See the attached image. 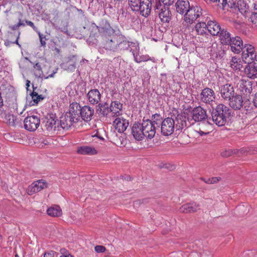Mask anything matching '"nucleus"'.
I'll list each match as a JSON object with an SVG mask.
<instances>
[{"instance_id": "c03bdc74", "label": "nucleus", "mask_w": 257, "mask_h": 257, "mask_svg": "<svg viewBox=\"0 0 257 257\" xmlns=\"http://www.w3.org/2000/svg\"><path fill=\"white\" fill-rule=\"evenodd\" d=\"M6 119L7 121V123L10 125L14 126L15 125V121L16 120L15 116L11 114H8L6 115Z\"/></svg>"}, {"instance_id": "052dcab7", "label": "nucleus", "mask_w": 257, "mask_h": 257, "mask_svg": "<svg viewBox=\"0 0 257 257\" xmlns=\"http://www.w3.org/2000/svg\"><path fill=\"white\" fill-rule=\"evenodd\" d=\"M34 68L36 69V70H40V69H42L41 66L39 63H36L34 65Z\"/></svg>"}, {"instance_id": "6ab92c4d", "label": "nucleus", "mask_w": 257, "mask_h": 257, "mask_svg": "<svg viewBox=\"0 0 257 257\" xmlns=\"http://www.w3.org/2000/svg\"><path fill=\"white\" fill-rule=\"evenodd\" d=\"M212 122L211 118H209V119H207V120L201 122L199 123V129L198 131H196V132L198 133L200 136L208 135L212 130Z\"/></svg>"}, {"instance_id": "412c9836", "label": "nucleus", "mask_w": 257, "mask_h": 257, "mask_svg": "<svg viewBox=\"0 0 257 257\" xmlns=\"http://www.w3.org/2000/svg\"><path fill=\"white\" fill-rule=\"evenodd\" d=\"M142 123H135L132 127V134L136 140L141 141L144 138Z\"/></svg>"}, {"instance_id": "7ed1b4c3", "label": "nucleus", "mask_w": 257, "mask_h": 257, "mask_svg": "<svg viewBox=\"0 0 257 257\" xmlns=\"http://www.w3.org/2000/svg\"><path fill=\"white\" fill-rule=\"evenodd\" d=\"M45 123V128L48 133L51 135L57 134L60 130V126L59 121L57 119L56 114L53 113L48 114Z\"/></svg>"}, {"instance_id": "c85d7f7f", "label": "nucleus", "mask_w": 257, "mask_h": 257, "mask_svg": "<svg viewBox=\"0 0 257 257\" xmlns=\"http://www.w3.org/2000/svg\"><path fill=\"white\" fill-rule=\"evenodd\" d=\"M208 32L213 36H217L222 30L220 25L215 21H208Z\"/></svg>"}, {"instance_id": "5fc2aeb1", "label": "nucleus", "mask_w": 257, "mask_h": 257, "mask_svg": "<svg viewBox=\"0 0 257 257\" xmlns=\"http://www.w3.org/2000/svg\"><path fill=\"white\" fill-rule=\"evenodd\" d=\"M105 248L102 245H97L95 247V250L97 252H103L105 251Z\"/></svg>"}, {"instance_id": "de8ad7c7", "label": "nucleus", "mask_w": 257, "mask_h": 257, "mask_svg": "<svg viewBox=\"0 0 257 257\" xmlns=\"http://www.w3.org/2000/svg\"><path fill=\"white\" fill-rule=\"evenodd\" d=\"M250 20L253 25L257 27V12H252Z\"/></svg>"}, {"instance_id": "473e14b6", "label": "nucleus", "mask_w": 257, "mask_h": 257, "mask_svg": "<svg viewBox=\"0 0 257 257\" xmlns=\"http://www.w3.org/2000/svg\"><path fill=\"white\" fill-rule=\"evenodd\" d=\"M218 35H219L221 43L223 45H229L232 40L230 33L225 29H222Z\"/></svg>"}, {"instance_id": "338daca9", "label": "nucleus", "mask_w": 257, "mask_h": 257, "mask_svg": "<svg viewBox=\"0 0 257 257\" xmlns=\"http://www.w3.org/2000/svg\"><path fill=\"white\" fill-rule=\"evenodd\" d=\"M114 4L115 5H117L118 6L120 3V2H122L123 0H113Z\"/></svg>"}, {"instance_id": "c9c22d12", "label": "nucleus", "mask_w": 257, "mask_h": 257, "mask_svg": "<svg viewBox=\"0 0 257 257\" xmlns=\"http://www.w3.org/2000/svg\"><path fill=\"white\" fill-rule=\"evenodd\" d=\"M78 153L82 155H94L97 151L93 148L87 146H83L79 148L77 150Z\"/></svg>"}, {"instance_id": "39448f33", "label": "nucleus", "mask_w": 257, "mask_h": 257, "mask_svg": "<svg viewBox=\"0 0 257 257\" xmlns=\"http://www.w3.org/2000/svg\"><path fill=\"white\" fill-rule=\"evenodd\" d=\"M237 89L240 93V95L243 98L250 97L252 92V82L248 80L241 79L237 84Z\"/></svg>"}, {"instance_id": "4be33fe9", "label": "nucleus", "mask_w": 257, "mask_h": 257, "mask_svg": "<svg viewBox=\"0 0 257 257\" xmlns=\"http://www.w3.org/2000/svg\"><path fill=\"white\" fill-rule=\"evenodd\" d=\"M228 101L230 107L234 110H239L243 106V98L240 94L233 95Z\"/></svg>"}, {"instance_id": "6e6552de", "label": "nucleus", "mask_w": 257, "mask_h": 257, "mask_svg": "<svg viewBox=\"0 0 257 257\" xmlns=\"http://www.w3.org/2000/svg\"><path fill=\"white\" fill-rule=\"evenodd\" d=\"M98 32L102 38L110 36L114 33V30L111 27L108 21L105 19H102L100 21Z\"/></svg>"}, {"instance_id": "4468645a", "label": "nucleus", "mask_w": 257, "mask_h": 257, "mask_svg": "<svg viewBox=\"0 0 257 257\" xmlns=\"http://www.w3.org/2000/svg\"><path fill=\"white\" fill-rule=\"evenodd\" d=\"M47 187L46 182L39 180L32 183L27 189V193L29 195H32Z\"/></svg>"}, {"instance_id": "37998d69", "label": "nucleus", "mask_w": 257, "mask_h": 257, "mask_svg": "<svg viewBox=\"0 0 257 257\" xmlns=\"http://www.w3.org/2000/svg\"><path fill=\"white\" fill-rule=\"evenodd\" d=\"M153 121H152L153 122V123L158 125V126L159 127H160V125L161 124L162 121L163 120L161 115L158 113H156L153 115Z\"/></svg>"}, {"instance_id": "9d476101", "label": "nucleus", "mask_w": 257, "mask_h": 257, "mask_svg": "<svg viewBox=\"0 0 257 257\" xmlns=\"http://www.w3.org/2000/svg\"><path fill=\"white\" fill-rule=\"evenodd\" d=\"M88 101L91 104H97L99 109L102 110L103 106H105L103 103H100L101 99V94L97 89L89 90L87 94Z\"/></svg>"}, {"instance_id": "dca6fc26", "label": "nucleus", "mask_w": 257, "mask_h": 257, "mask_svg": "<svg viewBox=\"0 0 257 257\" xmlns=\"http://www.w3.org/2000/svg\"><path fill=\"white\" fill-rule=\"evenodd\" d=\"M191 114L192 118L195 121H200L201 122L208 119L206 111L200 106L194 108Z\"/></svg>"}, {"instance_id": "864d4df0", "label": "nucleus", "mask_w": 257, "mask_h": 257, "mask_svg": "<svg viewBox=\"0 0 257 257\" xmlns=\"http://www.w3.org/2000/svg\"><path fill=\"white\" fill-rule=\"evenodd\" d=\"M56 253V252L54 251L50 250L44 253V257H54Z\"/></svg>"}, {"instance_id": "393cba45", "label": "nucleus", "mask_w": 257, "mask_h": 257, "mask_svg": "<svg viewBox=\"0 0 257 257\" xmlns=\"http://www.w3.org/2000/svg\"><path fill=\"white\" fill-rule=\"evenodd\" d=\"M80 114L82 118L85 121H90L94 114V109L88 105L80 107Z\"/></svg>"}, {"instance_id": "58836bf2", "label": "nucleus", "mask_w": 257, "mask_h": 257, "mask_svg": "<svg viewBox=\"0 0 257 257\" xmlns=\"http://www.w3.org/2000/svg\"><path fill=\"white\" fill-rule=\"evenodd\" d=\"M243 98L244 100L242 107L246 110V113H251L253 111V107H255L254 103L252 104L251 101L249 100L250 97H245Z\"/></svg>"}, {"instance_id": "a18cd8bd", "label": "nucleus", "mask_w": 257, "mask_h": 257, "mask_svg": "<svg viewBox=\"0 0 257 257\" xmlns=\"http://www.w3.org/2000/svg\"><path fill=\"white\" fill-rule=\"evenodd\" d=\"M20 34H21V32H19L18 33L17 36V39H16V41L15 42H12V41H9L8 40H6L5 41V46H7V47H9L12 44H16L18 46H19V47H20L21 45L19 44V43L18 42V39L20 38Z\"/></svg>"}, {"instance_id": "a19ab883", "label": "nucleus", "mask_w": 257, "mask_h": 257, "mask_svg": "<svg viewBox=\"0 0 257 257\" xmlns=\"http://www.w3.org/2000/svg\"><path fill=\"white\" fill-rule=\"evenodd\" d=\"M238 9L239 11L243 15L245 14L248 10V7L243 1H239L238 3Z\"/></svg>"}, {"instance_id": "c756f323", "label": "nucleus", "mask_w": 257, "mask_h": 257, "mask_svg": "<svg viewBox=\"0 0 257 257\" xmlns=\"http://www.w3.org/2000/svg\"><path fill=\"white\" fill-rule=\"evenodd\" d=\"M175 6L177 12L182 14L184 13H186L190 8L189 2L188 0H178Z\"/></svg>"}, {"instance_id": "f257e3e1", "label": "nucleus", "mask_w": 257, "mask_h": 257, "mask_svg": "<svg viewBox=\"0 0 257 257\" xmlns=\"http://www.w3.org/2000/svg\"><path fill=\"white\" fill-rule=\"evenodd\" d=\"M176 120L177 122L176 124H175V120L172 117H167L162 121L160 126L161 133L163 136H170L173 133L175 128L177 130H180L187 125L185 117L182 115L178 114L176 117Z\"/></svg>"}, {"instance_id": "ea45409f", "label": "nucleus", "mask_w": 257, "mask_h": 257, "mask_svg": "<svg viewBox=\"0 0 257 257\" xmlns=\"http://www.w3.org/2000/svg\"><path fill=\"white\" fill-rule=\"evenodd\" d=\"M132 53L135 58V61L137 63H140L143 61H147L151 59L150 57L148 55L140 56L137 54H136L134 50L132 51Z\"/></svg>"}, {"instance_id": "774afa93", "label": "nucleus", "mask_w": 257, "mask_h": 257, "mask_svg": "<svg viewBox=\"0 0 257 257\" xmlns=\"http://www.w3.org/2000/svg\"><path fill=\"white\" fill-rule=\"evenodd\" d=\"M222 155L224 157H228L230 155V153L229 152H225L222 153Z\"/></svg>"}, {"instance_id": "680f3d73", "label": "nucleus", "mask_w": 257, "mask_h": 257, "mask_svg": "<svg viewBox=\"0 0 257 257\" xmlns=\"http://www.w3.org/2000/svg\"><path fill=\"white\" fill-rule=\"evenodd\" d=\"M253 103H254V105L255 107L257 108V92L254 95L253 99Z\"/></svg>"}, {"instance_id": "79ce46f5", "label": "nucleus", "mask_w": 257, "mask_h": 257, "mask_svg": "<svg viewBox=\"0 0 257 257\" xmlns=\"http://www.w3.org/2000/svg\"><path fill=\"white\" fill-rule=\"evenodd\" d=\"M141 2L142 0H128L129 6L133 11L138 9Z\"/></svg>"}, {"instance_id": "bf43d9fd", "label": "nucleus", "mask_w": 257, "mask_h": 257, "mask_svg": "<svg viewBox=\"0 0 257 257\" xmlns=\"http://www.w3.org/2000/svg\"><path fill=\"white\" fill-rule=\"evenodd\" d=\"M253 57V60H252L251 64H253L254 65L257 64V55L255 53L254 54V56Z\"/></svg>"}, {"instance_id": "603ef678", "label": "nucleus", "mask_w": 257, "mask_h": 257, "mask_svg": "<svg viewBox=\"0 0 257 257\" xmlns=\"http://www.w3.org/2000/svg\"><path fill=\"white\" fill-rule=\"evenodd\" d=\"M34 74L36 77H37L38 78H43V77H44L42 69H40V70H36L34 72Z\"/></svg>"}, {"instance_id": "69168bd1", "label": "nucleus", "mask_w": 257, "mask_h": 257, "mask_svg": "<svg viewBox=\"0 0 257 257\" xmlns=\"http://www.w3.org/2000/svg\"><path fill=\"white\" fill-rule=\"evenodd\" d=\"M202 180L207 184H212L211 178H208L207 179H202Z\"/></svg>"}, {"instance_id": "a878e982", "label": "nucleus", "mask_w": 257, "mask_h": 257, "mask_svg": "<svg viewBox=\"0 0 257 257\" xmlns=\"http://www.w3.org/2000/svg\"><path fill=\"white\" fill-rule=\"evenodd\" d=\"M202 20L199 21L195 27V30L199 35H203L208 32V17L201 18Z\"/></svg>"}, {"instance_id": "7c9ffc66", "label": "nucleus", "mask_w": 257, "mask_h": 257, "mask_svg": "<svg viewBox=\"0 0 257 257\" xmlns=\"http://www.w3.org/2000/svg\"><path fill=\"white\" fill-rule=\"evenodd\" d=\"M244 73L247 77L251 79L257 78V64L249 63L244 69Z\"/></svg>"}, {"instance_id": "0eeeda50", "label": "nucleus", "mask_w": 257, "mask_h": 257, "mask_svg": "<svg viewBox=\"0 0 257 257\" xmlns=\"http://www.w3.org/2000/svg\"><path fill=\"white\" fill-rule=\"evenodd\" d=\"M78 120L79 118L73 116V114H71L70 113H66L60 117V120H59L60 128L68 130L77 123Z\"/></svg>"}, {"instance_id": "4c0bfd02", "label": "nucleus", "mask_w": 257, "mask_h": 257, "mask_svg": "<svg viewBox=\"0 0 257 257\" xmlns=\"http://www.w3.org/2000/svg\"><path fill=\"white\" fill-rule=\"evenodd\" d=\"M80 105L77 103H73L70 104L69 108V111L66 113H70L73 114V116L79 118L78 114L80 113Z\"/></svg>"}, {"instance_id": "f8f14e48", "label": "nucleus", "mask_w": 257, "mask_h": 257, "mask_svg": "<svg viewBox=\"0 0 257 257\" xmlns=\"http://www.w3.org/2000/svg\"><path fill=\"white\" fill-rule=\"evenodd\" d=\"M24 127L29 131H35L40 123L39 117L36 115L27 116L24 120Z\"/></svg>"}, {"instance_id": "aec40b11", "label": "nucleus", "mask_w": 257, "mask_h": 257, "mask_svg": "<svg viewBox=\"0 0 257 257\" xmlns=\"http://www.w3.org/2000/svg\"><path fill=\"white\" fill-rule=\"evenodd\" d=\"M128 121L123 117H117L113 122V125L118 133H123L128 126Z\"/></svg>"}, {"instance_id": "3c124183", "label": "nucleus", "mask_w": 257, "mask_h": 257, "mask_svg": "<svg viewBox=\"0 0 257 257\" xmlns=\"http://www.w3.org/2000/svg\"><path fill=\"white\" fill-rule=\"evenodd\" d=\"M103 104H105V106H103L102 110L100 109V112L103 115H105L107 114L108 112V105L106 103Z\"/></svg>"}, {"instance_id": "f704fd0d", "label": "nucleus", "mask_w": 257, "mask_h": 257, "mask_svg": "<svg viewBox=\"0 0 257 257\" xmlns=\"http://www.w3.org/2000/svg\"><path fill=\"white\" fill-rule=\"evenodd\" d=\"M229 64L230 66L235 71H239L242 67L241 60L236 57H232Z\"/></svg>"}, {"instance_id": "09e8293b", "label": "nucleus", "mask_w": 257, "mask_h": 257, "mask_svg": "<svg viewBox=\"0 0 257 257\" xmlns=\"http://www.w3.org/2000/svg\"><path fill=\"white\" fill-rule=\"evenodd\" d=\"M175 2V0H159L158 4H161L162 6H168L172 5Z\"/></svg>"}, {"instance_id": "20e7f679", "label": "nucleus", "mask_w": 257, "mask_h": 257, "mask_svg": "<svg viewBox=\"0 0 257 257\" xmlns=\"http://www.w3.org/2000/svg\"><path fill=\"white\" fill-rule=\"evenodd\" d=\"M200 100L202 103L206 105H209L211 106L215 102L216 96L213 90L206 87L202 90L200 94Z\"/></svg>"}, {"instance_id": "0e129e2a", "label": "nucleus", "mask_w": 257, "mask_h": 257, "mask_svg": "<svg viewBox=\"0 0 257 257\" xmlns=\"http://www.w3.org/2000/svg\"><path fill=\"white\" fill-rule=\"evenodd\" d=\"M56 72H57V71H53V72L52 74H51L49 75L48 76H47V77H45V76H44V78H45V79H48V78H50V77H54V74H55Z\"/></svg>"}, {"instance_id": "bb28decb", "label": "nucleus", "mask_w": 257, "mask_h": 257, "mask_svg": "<svg viewBox=\"0 0 257 257\" xmlns=\"http://www.w3.org/2000/svg\"><path fill=\"white\" fill-rule=\"evenodd\" d=\"M200 209V205L195 202L185 204L180 208V212L184 213H190L197 212Z\"/></svg>"}, {"instance_id": "cd10ccee", "label": "nucleus", "mask_w": 257, "mask_h": 257, "mask_svg": "<svg viewBox=\"0 0 257 257\" xmlns=\"http://www.w3.org/2000/svg\"><path fill=\"white\" fill-rule=\"evenodd\" d=\"M220 93L223 98L229 100L234 94L233 87L230 84H226L221 88Z\"/></svg>"}, {"instance_id": "9b49d317", "label": "nucleus", "mask_w": 257, "mask_h": 257, "mask_svg": "<svg viewBox=\"0 0 257 257\" xmlns=\"http://www.w3.org/2000/svg\"><path fill=\"white\" fill-rule=\"evenodd\" d=\"M156 13L159 14V18L162 22L168 23L169 22L171 19V13L167 6L156 3Z\"/></svg>"}, {"instance_id": "4d7b16f0", "label": "nucleus", "mask_w": 257, "mask_h": 257, "mask_svg": "<svg viewBox=\"0 0 257 257\" xmlns=\"http://www.w3.org/2000/svg\"><path fill=\"white\" fill-rule=\"evenodd\" d=\"M221 179L220 177H212L211 178L212 184H215L219 182Z\"/></svg>"}, {"instance_id": "a211bd4d", "label": "nucleus", "mask_w": 257, "mask_h": 257, "mask_svg": "<svg viewBox=\"0 0 257 257\" xmlns=\"http://www.w3.org/2000/svg\"><path fill=\"white\" fill-rule=\"evenodd\" d=\"M152 8V0H142L138 9L135 11L139 12L144 17H148L151 13Z\"/></svg>"}, {"instance_id": "1a4fd4ad", "label": "nucleus", "mask_w": 257, "mask_h": 257, "mask_svg": "<svg viewBox=\"0 0 257 257\" xmlns=\"http://www.w3.org/2000/svg\"><path fill=\"white\" fill-rule=\"evenodd\" d=\"M142 123L145 138L148 139H153L156 134V127L153 122L149 119H147L143 120Z\"/></svg>"}, {"instance_id": "8fccbe9b", "label": "nucleus", "mask_w": 257, "mask_h": 257, "mask_svg": "<svg viewBox=\"0 0 257 257\" xmlns=\"http://www.w3.org/2000/svg\"><path fill=\"white\" fill-rule=\"evenodd\" d=\"M25 22L29 26H30L31 27H32L33 28V29L36 32H37L39 31V30H38V28L34 25V24L31 22V21H28V20H26L25 21Z\"/></svg>"}, {"instance_id": "2eb2a0df", "label": "nucleus", "mask_w": 257, "mask_h": 257, "mask_svg": "<svg viewBox=\"0 0 257 257\" xmlns=\"http://www.w3.org/2000/svg\"><path fill=\"white\" fill-rule=\"evenodd\" d=\"M118 36L112 35L102 38L104 48L110 51H116L118 44Z\"/></svg>"}, {"instance_id": "e2e57ef3", "label": "nucleus", "mask_w": 257, "mask_h": 257, "mask_svg": "<svg viewBox=\"0 0 257 257\" xmlns=\"http://www.w3.org/2000/svg\"><path fill=\"white\" fill-rule=\"evenodd\" d=\"M19 27L21 26H25V24L24 23L23 21H22L21 19H19V22L18 23Z\"/></svg>"}, {"instance_id": "f03ea898", "label": "nucleus", "mask_w": 257, "mask_h": 257, "mask_svg": "<svg viewBox=\"0 0 257 257\" xmlns=\"http://www.w3.org/2000/svg\"><path fill=\"white\" fill-rule=\"evenodd\" d=\"M230 115V109L223 104H219L214 109H213L211 120L218 126H221L225 124L227 118Z\"/></svg>"}, {"instance_id": "b1692460", "label": "nucleus", "mask_w": 257, "mask_h": 257, "mask_svg": "<svg viewBox=\"0 0 257 257\" xmlns=\"http://www.w3.org/2000/svg\"><path fill=\"white\" fill-rule=\"evenodd\" d=\"M117 39L118 44L117 46V51L126 50L132 45H135V47H136V51H138L137 47H138V46L136 45L135 44H134L132 42L128 41L124 36L122 35H118Z\"/></svg>"}, {"instance_id": "ddd939ff", "label": "nucleus", "mask_w": 257, "mask_h": 257, "mask_svg": "<svg viewBox=\"0 0 257 257\" xmlns=\"http://www.w3.org/2000/svg\"><path fill=\"white\" fill-rule=\"evenodd\" d=\"M242 59L245 63H251L255 53L254 47L249 44H245L241 50Z\"/></svg>"}, {"instance_id": "72a5a7b5", "label": "nucleus", "mask_w": 257, "mask_h": 257, "mask_svg": "<svg viewBox=\"0 0 257 257\" xmlns=\"http://www.w3.org/2000/svg\"><path fill=\"white\" fill-rule=\"evenodd\" d=\"M33 91L30 93L32 100L29 102L28 104L30 106L34 105L37 104L39 101L42 100L44 99V97L42 95H38V93L36 92L37 87H34L33 86Z\"/></svg>"}, {"instance_id": "423d86ee", "label": "nucleus", "mask_w": 257, "mask_h": 257, "mask_svg": "<svg viewBox=\"0 0 257 257\" xmlns=\"http://www.w3.org/2000/svg\"><path fill=\"white\" fill-rule=\"evenodd\" d=\"M202 9L198 6L191 7L184 15L185 22L189 24L193 23L202 15Z\"/></svg>"}, {"instance_id": "2f4dec72", "label": "nucleus", "mask_w": 257, "mask_h": 257, "mask_svg": "<svg viewBox=\"0 0 257 257\" xmlns=\"http://www.w3.org/2000/svg\"><path fill=\"white\" fill-rule=\"evenodd\" d=\"M109 107L110 111L114 114V116H118L121 114L122 104L118 101H114L111 102Z\"/></svg>"}, {"instance_id": "6e6d98bb", "label": "nucleus", "mask_w": 257, "mask_h": 257, "mask_svg": "<svg viewBox=\"0 0 257 257\" xmlns=\"http://www.w3.org/2000/svg\"><path fill=\"white\" fill-rule=\"evenodd\" d=\"M213 3H218V4H221L223 6L226 4V0H210Z\"/></svg>"}, {"instance_id": "e433bc0d", "label": "nucleus", "mask_w": 257, "mask_h": 257, "mask_svg": "<svg viewBox=\"0 0 257 257\" xmlns=\"http://www.w3.org/2000/svg\"><path fill=\"white\" fill-rule=\"evenodd\" d=\"M47 214L49 216L53 217H58L62 215V210L59 206L55 205L47 210Z\"/></svg>"}, {"instance_id": "5701e85b", "label": "nucleus", "mask_w": 257, "mask_h": 257, "mask_svg": "<svg viewBox=\"0 0 257 257\" xmlns=\"http://www.w3.org/2000/svg\"><path fill=\"white\" fill-rule=\"evenodd\" d=\"M229 45L231 51L236 54L240 53L243 47L242 41L239 37L232 38Z\"/></svg>"}, {"instance_id": "49530a36", "label": "nucleus", "mask_w": 257, "mask_h": 257, "mask_svg": "<svg viewBox=\"0 0 257 257\" xmlns=\"http://www.w3.org/2000/svg\"><path fill=\"white\" fill-rule=\"evenodd\" d=\"M37 33L39 35L41 46L43 47H45L46 44L45 42V40H46V36L41 34L39 31Z\"/></svg>"}, {"instance_id": "f3484780", "label": "nucleus", "mask_w": 257, "mask_h": 257, "mask_svg": "<svg viewBox=\"0 0 257 257\" xmlns=\"http://www.w3.org/2000/svg\"><path fill=\"white\" fill-rule=\"evenodd\" d=\"M77 58V56L76 55L69 56L61 64V67L67 71H74L76 68Z\"/></svg>"}, {"instance_id": "13d9d810", "label": "nucleus", "mask_w": 257, "mask_h": 257, "mask_svg": "<svg viewBox=\"0 0 257 257\" xmlns=\"http://www.w3.org/2000/svg\"><path fill=\"white\" fill-rule=\"evenodd\" d=\"M9 28L13 30V31H16L17 30H18L19 27V26H18V24H15V25H11V26H9Z\"/></svg>"}]
</instances>
